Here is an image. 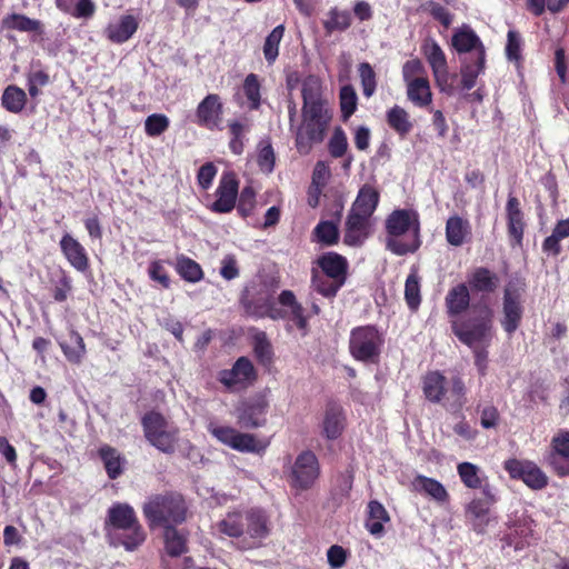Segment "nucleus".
<instances>
[{
	"label": "nucleus",
	"instance_id": "obj_23",
	"mask_svg": "<svg viewBox=\"0 0 569 569\" xmlns=\"http://www.w3.org/2000/svg\"><path fill=\"white\" fill-rule=\"evenodd\" d=\"M346 428V416L343 410L336 405L327 406L322 423L321 433L328 440L338 439Z\"/></svg>",
	"mask_w": 569,
	"mask_h": 569
},
{
	"label": "nucleus",
	"instance_id": "obj_58",
	"mask_svg": "<svg viewBox=\"0 0 569 569\" xmlns=\"http://www.w3.org/2000/svg\"><path fill=\"white\" fill-rule=\"evenodd\" d=\"M254 203H256V192L253 190L252 187L250 186H247L242 189L241 193H240V198H239V202H238V212L242 216V217H248L253 208H254Z\"/></svg>",
	"mask_w": 569,
	"mask_h": 569
},
{
	"label": "nucleus",
	"instance_id": "obj_12",
	"mask_svg": "<svg viewBox=\"0 0 569 569\" xmlns=\"http://www.w3.org/2000/svg\"><path fill=\"white\" fill-rule=\"evenodd\" d=\"M269 402L263 395H256L236 408L238 423L244 428H259L266 425V415Z\"/></svg>",
	"mask_w": 569,
	"mask_h": 569
},
{
	"label": "nucleus",
	"instance_id": "obj_4",
	"mask_svg": "<svg viewBox=\"0 0 569 569\" xmlns=\"http://www.w3.org/2000/svg\"><path fill=\"white\" fill-rule=\"evenodd\" d=\"M387 248L398 256L415 252L420 247V221L417 211L395 210L386 221Z\"/></svg>",
	"mask_w": 569,
	"mask_h": 569
},
{
	"label": "nucleus",
	"instance_id": "obj_19",
	"mask_svg": "<svg viewBox=\"0 0 569 569\" xmlns=\"http://www.w3.org/2000/svg\"><path fill=\"white\" fill-rule=\"evenodd\" d=\"M137 523H139V520L136 512L128 503H114L108 510L107 531H123L126 529L132 531L133 526V537L140 538L137 531Z\"/></svg>",
	"mask_w": 569,
	"mask_h": 569
},
{
	"label": "nucleus",
	"instance_id": "obj_22",
	"mask_svg": "<svg viewBox=\"0 0 569 569\" xmlns=\"http://www.w3.org/2000/svg\"><path fill=\"white\" fill-rule=\"evenodd\" d=\"M370 218L350 211L346 221L343 242L358 247L363 243L370 232Z\"/></svg>",
	"mask_w": 569,
	"mask_h": 569
},
{
	"label": "nucleus",
	"instance_id": "obj_59",
	"mask_svg": "<svg viewBox=\"0 0 569 569\" xmlns=\"http://www.w3.org/2000/svg\"><path fill=\"white\" fill-rule=\"evenodd\" d=\"M521 37L518 32L509 30L507 34L506 56L510 61H518L521 52Z\"/></svg>",
	"mask_w": 569,
	"mask_h": 569
},
{
	"label": "nucleus",
	"instance_id": "obj_37",
	"mask_svg": "<svg viewBox=\"0 0 569 569\" xmlns=\"http://www.w3.org/2000/svg\"><path fill=\"white\" fill-rule=\"evenodd\" d=\"M407 84L408 99L418 107H427L431 103L432 94L428 79H416Z\"/></svg>",
	"mask_w": 569,
	"mask_h": 569
},
{
	"label": "nucleus",
	"instance_id": "obj_17",
	"mask_svg": "<svg viewBox=\"0 0 569 569\" xmlns=\"http://www.w3.org/2000/svg\"><path fill=\"white\" fill-rule=\"evenodd\" d=\"M522 311L520 290L507 286L503 293V318L501 325L508 335H512L518 329Z\"/></svg>",
	"mask_w": 569,
	"mask_h": 569
},
{
	"label": "nucleus",
	"instance_id": "obj_21",
	"mask_svg": "<svg viewBox=\"0 0 569 569\" xmlns=\"http://www.w3.org/2000/svg\"><path fill=\"white\" fill-rule=\"evenodd\" d=\"M60 249L67 261L79 272H84L89 268V258L84 247L70 233L62 236Z\"/></svg>",
	"mask_w": 569,
	"mask_h": 569
},
{
	"label": "nucleus",
	"instance_id": "obj_57",
	"mask_svg": "<svg viewBox=\"0 0 569 569\" xmlns=\"http://www.w3.org/2000/svg\"><path fill=\"white\" fill-rule=\"evenodd\" d=\"M425 67L419 59L408 60L402 67V77L406 83L416 79H426Z\"/></svg>",
	"mask_w": 569,
	"mask_h": 569
},
{
	"label": "nucleus",
	"instance_id": "obj_35",
	"mask_svg": "<svg viewBox=\"0 0 569 569\" xmlns=\"http://www.w3.org/2000/svg\"><path fill=\"white\" fill-rule=\"evenodd\" d=\"M506 209L509 234L519 243L523 234V217L517 198L509 197Z\"/></svg>",
	"mask_w": 569,
	"mask_h": 569
},
{
	"label": "nucleus",
	"instance_id": "obj_20",
	"mask_svg": "<svg viewBox=\"0 0 569 569\" xmlns=\"http://www.w3.org/2000/svg\"><path fill=\"white\" fill-rule=\"evenodd\" d=\"M222 103L220 97L214 93L208 94L199 104L196 111L198 124L208 129L218 128L221 122Z\"/></svg>",
	"mask_w": 569,
	"mask_h": 569
},
{
	"label": "nucleus",
	"instance_id": "obj_26",
	"mask_svg": "<svg viewBox=\"0 0 569 569\" xmlns=\"http://www.w3.org/2000/svg\"><path fill=\"white\" fill-rule=\"evenodd\" d=\"M318 264L321 269V274L337 280L338 283H345L348 269L346 258L335 252H328L318 259Z\"/></svg>",
	"mask_w": 569,
	"mask_h": 569
},
{
	"label": "nucleus",
	"instance_id": "obj_14",
	"mask_svg": "<svg viewBox=\"0 0 569 569\" xmlns=\"http://www.w3.org/2000/svg\"><path fill=\"white\" fill-rule=\"evenodd\" d=\"M505 469L511 478L521 479L529 488L540 490L548 485L547 475L532 461L509 459Z\"/></svg>",
	"mask_w": 569,
	"mask_h": 569
},
{
	"label": "nucleus",
	"instance_id": "obj_31",
	"mask_svg": "<svg viewBox=\"0 0 569 569\" xmlns=\"http://www.w3.org/2000/svg\"><path fill=\"white\" fill-rule=\"evenodd\" d=\"M468 283L475 292H493L499 283L498 277L486 268H477L468 276Z\"/></svg>",
	"mask_w": 569,
	"mask_h": 569
},
{
	"label": "nucleus",
	"instance_id": "obj_30",
	"mask_svg": "<svg viewBox=\"0 0 569 569\" xmlns=\"http://www.w3.org/2000/svg\"><path fill=\"white\" fill-rule=\"evenodd\" d=\"M470 305L469 289L465 283L452 287L446 296V307L449 316H458Z\"/></svg>",
	"mask_w": 569,
	"mask_h": 569
},
{
	"label": "nucleus",
	"instance_id": "obj_48",
	"mask_svg": "<svg viewBox=\"0 0 569 569\" xmlns=\"http://www.w3.org/2000/svg\"><path fill=\"white\" fill-rule=\"evenodd\" d=\"M313 233L317 241L326 246H332L337 243L339 238L338 227L331 221L319 222L315 228Z\"/></svg>",
	"mask_w": 569,
	"mask_h": 569
},
{
	"label": "nucleus",
	"instance_id": "obj_28",
	"mask_svg": "<svg viewBox=\"0 0 569 569\" xmlns=\"http://www.w3.org/2000/svg\"><path fill=\"white\" fill-rule=\"evenodd\" d=\"M471 227L467 219L451 216L446 222V240L450 246L460 247L470 236Z\"/></svg>",
	"mask_w": 569,
	"mask_h": 569
},
{
	"label": "nucleus",
	"instance_id": "obj_6",
	"mask_svg": "<svg viewBox=\"0 0 569 569\" xmlns=\"http://www.w3.org/2000/svg\"><path fill=\"white\" fill-rule=\"evenodd\" d=\"M143 513L150 526L171 527L184 520L186 506L178 495L157 496L143 506Z\"/></svg>",
	"mask_w": 569,
	"mask_h": 569
},
{
	"label": "nucleus",
	"instance_id": "obj_45",
	"mask_svg": "<svg viewBox=\"0 0 569 569\" xmlns=\"http://www.w3.org/2000/svg\"><path fill=\"white\" fill-rule=\"evenodd\" d=\"M176 269L180 277L189 282H198L203 277V272L199 263L184 256L177 258Z\"/></svg>",
	"mask_w": 569,
	"mask_h": 569
},
{
	"label": "nucleus",
	"instance_id": "obj_34",
	"mask_svg": "<svg viewBox=\"0 0 569 569\" xmlns=\"http://www.w3.org/2000/svg\"><path fill=\"white\" fill-rule=\"evenodd\" d=\"M390 520L386 508L378 501H370L368 505V520L366 522L367 530L376 536L381 537L383 533V525Z\"/></svg>",
	"mask_w": 569,
	"mask_h": 569
},
{
	"label": "nucleus",
	"instance_id": "obj_29",
	"mask_svg": "<svg viewBox=\"0 0 569 569\" xmlns=\"http://www.w3.org/2000/svg\"><path fill=\"white\" fill-rule=\"evenodd\" d=\"M411 485L415 491L423 493L438 502H446L449 498L443 485L433 478L419 475L412 480Z\"/></svg>",
	"mask_w": 569,
	"mask_h": 569
},
{
	"label": "nucleus",
	"instance_id": "obj_16",
	"mask_svg": "<svg viewBox=\"0 0 569 569\" xmlns=\"http://www.w3.org/2000/svg\"><path fill=\"white\" fill-rule=\"evenodd\" d=\"M422 52L431 67L437 86L445 91L449 82V71L443 50L436 41L428 40L422 46Z\"/></svg>",
	"mask_w": 569,
	"mask_h": 569
},
{
	"label": "nucleus",
	"instance_id": "obj_52",
	"mask_svg": "<svg viewBox=\"0 0 569 569\" xmlns=\"http://www.w3.org/2000/svg\"><path fill=\"white\" fill-rule=\"evenodd\" d=\"M358 72L361 81L362 93L365 97L370 98L377 88L376 72L368 62L360 63Z\"/></svg>",
	"mask_w": 569,
	"mask_h": 569
},
{
	"label": "nucleus",
	"instance_id": "obj_56",
	"mask_svg": "<svg viewBox=\"0 0 569 569\" xmlns=\"http://www.w3.org/2000/svg\"><path fill=\"white\" fill-rule=\"evenodd\" d=\"M169 119L164 114H151L146 119L144 129L150 137H157L167 130Z\"/></svg>",
	"mask_w": 569,
	"mask_h": 569
},
{
	"label": "nucleus",
	"instance_id": "obj_32",
	"mask_svg": "<svg viewBox=\"0 0 569 569\" xmlns=\"http://www.w3.org/2000/svg\"><path fill=\"white\" fill-rule=\"evenodd\" d=\"M242 303L244 306L246 312L256 318L270 317L276 318V313H273V298L266 290L261 293V297L256 301L253 299H249L248 296L242 298Z\"/></svg>",
	"mask_w": 569,
	"mask_h": 569
},
{
	"label": "nucleus",
	"instance_id": "obj_43",
	"mask_svg": "<svg viewBox=\"0 0 569 569\" xmlns=\"http://www.w3.org/2000/svg\"><path fill=\"white\" fill-rule=\"evenodd\" d=\"M70 342L71 345L60 343L63 355L70 362L80 363L86 355L84 341L77 331H71Z\"/></svg>",
	"mask_w": 569,
	"mask_h": 569
},
{
	"label": "nucleus",
	"instance_id": "obj_49",
	"mask_svg": "<svg viewBox=\"0 0 569 569\" xmlns=\"http://www.w3.org/2000/svg\"><path fill=\"white\" fill-rule=\"evenodd\" d=\"M387 118L389 126L399 133L410 131L411 122L409 121V114L405 109L395 106L388 111Z\"/></svg>",
	"mask_w": 569,
	"mask_h": 569
},
{
	"label": "nucleus",
	"instance_id": "obj_8",
	"mask_svg": "<svg viewBox=\"0 0 569 569\" xmlns=\"http://www.w3.org/2000/svg\"><path fill=\"white\" fill-rule=\"evenodd\" d=\"M422 391L427 400L441 402L446 395L452 405L461 407L465 403L466 387L460 377H453L448 387L447 379L439 371H430L422 378Z\"/></svg>",
	"mask_w": 569,
	"mask_h": 569
},
{
	"label": "nucleus",
	"instance_id": "obj_36",
	"mask_svg": "<svg viewBox=\"0 0 569 569\" xmlns=\"http://www.w3.org/2000/svg\"><path fill=\"white\" fill-rule=\"evenodd\" d=\"M99 455L110 479H116L123 472L126 459L116 449L103 446L100 448Z\"/></svg>",
	"mask_w": 569,
	"mask_h": 569
},
{
	"label": "nucleus",
	"instance_id": "obj_47",
	"mask_svg": "<svg viewBox=\"0 0 569 569\" xmlns=\"http://www.w3.org/2000/svg\"><path fill=\"white\" fill-rule=\"evenodd\" d=\"M351 24V14L347 10L332 8L328 13V19L323 22L327 32L343 31Z\"/></svg>",
	"mask_w": 569,
	"mask_h": 569
},
{
	"label": "nucleus",
	"instance_id": "obj_25",
	"mask_svg": "<svg viewBox=\"0 0 569 569\" xmlns=\"http://www.w3.org/2000/svg\"><path fill=\"white\" fill-rule=\"evenodd\" d=\"M466 517L472 529L478 533L486 532L487 527L496 521L490 515L489 506L481 499H473L466 509Z\"/></svg>",
	"mask_w": 569,
	"mask_h": 569
},
{
	"label": "nucleus",
	"instance_id": "obj_44",
	"mask_svg": "<svg viewBox=\"0 0 569 569\" xmlns=\"http://www.w3.org/2000/svg\"><path fill=\"white\" fill-rule=\"evenodd\" d=\"M284 34L283 24L277 26L266 38L263 56L269 64L273 63L279 54V46Z\"/></svg>",
	"mask_w": 569,
	"mask_h": 569
},
{
	"label": "nucleus",
	"instance_id": "obj_3",
	"mask_svg": "<svg viewBox=\"0 0 569 569\" xmlns=\"http://www.w3.org/2000/svg\"><path fill=\"white\" fill-rule=\"evenodd\" d=\"M452 47L458 53L468 54L461 60L460 73L463 89L470 90L476 86L477 78L485 72L486 48L469 26H463L455 31Z\"/></svg>",
	"mask_w": 569,
	"mask_h": 569
},
{
	"label": "nucleus",
	"instance_id": "obj_10",
	"mask_svg": "<svg viewBox=\"0 0 569 569\" xmlns=\"http://www.w3.org/2000/svg\"><path fill=\"white\" fill-rule=\"evenodd\" d=\"M382 343L383 337L375 326H361L351 331L349 349L356 360L376 362Z\"/></svg>",
	"mask_w": 569,
	"mask_h": 569
},
{
	"label": "nucleus",
	"instance_id": "obj_39",
	"mask_svg": "<svg viewBox=\"0 0 569 569\" xmlns=\"http://www.w3.org/2000/svg\"><path fill=\"white\" fill-rule=\"evenodd\" d=\"M405 299L411 310H417L421 302L420 277L418 269L412 267L405 283Z\"/></svg>",
	"mask_w": 569,
	"mask_h": 569
},
{
	"label": "nucleus",
	"instance_id": "obj_53",
	"mask_svg": "<svg viewBox=\"0 0 569 569\" xmlns=\"http://www.w3.org/2000/svg\"><path fill=\"white\" fill-rule=\"evenodd\" d=\"M254 355L262 365H270L272 361V348L263 332L254 337Z\"/></svg>",
	"mask_w": 569,
	"mask_h": 569
},
{
	"label": "nucleus",
	"instance_id": "obj_13",
	"mask_svg": "<svg viewBox=\"0 0 569 569\" xmlns=\"http://www.w3.org/2000/svg\"><path fill=\"white\" fill-rule=\"evenodd\" d=\"M319 477V463L311 451L301 452L291 467V486L297 489L310 488Z\"/></svg>",
	"mask_w": 569,
	"mask_h": 569
},
{
	"label": "nucleus",
	"instance_id": "obj_18",
	"mask_svg": "<svg viewBox=\"0 0 569 569\" xmlns=\"http://www.w3.org/2000/svg\"><path fill=\"white\" fill-rule=\"evenodd\" d=\"M239 182L236 174L224 172L216 190L217 200L212 203L211 210L219 213L230 212L236 204Z\"/></svg>",
	"mask_w": 569,
	"mask_h": 569
},
{
	"label": "nucleus",
	"instance_id": "obj_27",
	"mask_svg": "<svg viewBox=\"0 0 569 569\" xmlns=\"http://www.w3.org/2000/svg\"><path fill=\"white\" fill-rule=\"evenodd\" d=\"M132 530H134L133 527ZM137 531L140 538H134L132 533L133 531L130 529H126L123 531H107V538L110 545L114 547H123L127 551H134L146 541L147 537L140 522L137 523Z\"/></svg>",
	"mask_w": 569,
	"mask_h": 569
},
{
	"label": "nucleus",
	"instance_id": "obj_7",
	"mask_svg": "<svg viewBox=\"0 0 569 569\" xmlns=\"http://www.w3.org/2000/svg\"><path fill=\"white\" fill-rule=\"evenodd\" d=\"M209 433L220 443L246 453H262L269 446L267 438H259L253 433L241 432L233 427L218 425L210 421L207 426Z\"/></svg>",
	"mask_w": 569,
	"mask_h": 569
},
{
	"label": "nucleus",
	"instance_id": "obj_42",
	"mask_svg": "<svg viewBox=\"0 0 569 569\" xmlns=\"http://www.w3.org/2000/svg\"><path fill=\"white\" fill-rule=\"evenodd\" d=\"M462 483L471 489L482 487L483 473L480 468L471 462H461L457 467Z\"/></svg>",
	"mask_w": 569,
	"mask_h": 569
},
{
	"label": "nucleus",
	"instance_id": "obj_38",
	"mask_svg": "<svg viewBox=\"0 0 569 569\" xmlns=\"http://www.w3.org/2000/svg\"><path fill=\"white\" fill-rule=\"evenodd\" d=\"M164 549L171 557H178L187 551V537L176 528L164 527Z\"/></svg>",
	"mask_w": 569,
	"mask_h": 569
},
{
	"label": "nucleus",
	"instance_id": "obj_11",
	"mask_svg": "<svg viewBox=\"0 0 569 569\" xmlns=\"http://www.w3.org/2000/svg\"><path fill=\"white\" fill-rule=\"evenodd\" d=\"M217 379L228 391L237 392L251 386L257 379V373L252 362L246 357H240L232 368L219 371Z\"/></svg>",
	"mask_w": 569,
	"mask_h": 569
},
{
	"label": "nucleus",
	"instance_id": "obj_61",
	"mask_svg": "<svg viewBox=\"0 0 569 569\" xmlns=\"http://www.w3.org/2000/svg\"><path fill=\"white\" fill-rule=\"evenodd\" d=\"M258 164L261 171L270 173L274 166V151L271 144H266L258 154Z\"/></svg>",
	"mask_w": 569,
	"mask_h": 569
},
{
	"label": "nucleus",
	"instance_id": "obj_64",
	"mask_svg": "<svg viewBox=\"0 0 569 569\" xmlns=\"http://www.w3.org/2000/svg\"><path fill=\"white\" fill-rule=\"evenodd\" d=\"M329 178L330 171L328 167L322 161H318L313 168L310 184L325 188Z\"/></svg>",
	"mask_w": 569,
	"mask_h": 569
},
{
	"label": "nucleus",
	"instance_id": "obj_50",
	"mask_svg": "<svg viewBox=\"0 0 569 569\" xmlns=\"http://www.w3.org/2000/svg\"><path fill=\"white\" fill-rule=\"evenodd\" d=\"M339 99L342 117L347 120L357 109L358 97L355 88L350 84L342 86Z\"/></svg>",
	"mask_w": 569,
	"mask_h": 569
},
{
	"label": "nucleus",
	"instance_id": "obj_51",
	"mask_svg": "<svg viewBox=\"0 0 569 569\" xmlns=\"http://www.w3.org/2000/svg\"><path fill=\"white\" fill-rule=\"evenodd\" d=\"M342 286L343 284L338 283L337 280H333L318 272H316L312 277V287L317 292L325 297H335Z\"/></svg>",
	"mask_w": 569,
	"mask_h": 569
},
{
	"label": "nucleus",
	"instance_id": "obj_54",
	"mask_svg": "<svg viewBox=\"0 0 569 569\" xmlns=\"http://www.w3.org/2000/svg\"><path fill=\"white\" fill-rule=\"evenodd\" d=\"M7 26L19 31H37L40 29L38 20L30 19L23 14H12L6 20Z\"/></svg>",
	"mask_w": 569,
	"mask_h": 569
},
{
	"label": "nucleus",
	"instance_id": "obj_63",
	"mask_svg": "<svg viewBox=\"0 0 569 569\" xmlns=\"http://www.w3.org/2000/svg\"><path fill=\"white\" fill-rule=\"evenodd\" d=\"M220 274L226 280H232L239 276V268L233 256H226L221 260Z\"/></svg>",
	"mask_w": 569,
	"mask_h": 569
},
{
	"label": "nucleus",
	"instance_id": "obj_46",
	"mask_svg": "<svg viewBox=\"0 0 569 569\" xmlns=\"http://www.w3.org/2000/svg\"><path fill=\"white\" fill-rule=\"evenodd\" d=\"M568 3L569 0H527L526 8L533 16L540 17L546 10L551 13H558L562 11Z\"/></svg>",
	"mask_w": 569,
	"mask_h": 569
},
{
	"label": "nucleus",
	"instance_id": "obj_2",
	"mask_svg": "<svg viewBox=\"0 0 569 569\" xmlns=\"http://www.w3.org/2000/svg\"><path fill=\"white\" fill-rule=\"evenodd\" d=\"M302 122L298 130L297 142H321L330 116L323 107L321 81L316 76L307 77L302 82Z\"/></svg>",
	"mask_w": 569,
	"mask_h": 569
},
{
	"label": "nucleus",
	"instance_id": "obj_62",
	"mask_svg": "<svg viewBox=\"0 0 569 569\" xmlns=\"http://www.w3.org/2000/svg\"><path fill=\"white\" fill-rule=\"evenodd\" d=\"M149 276L153 281L159 282L163 288H168L170 279L161 261H152L149 266Z\"/></svg>",
	"mask_w": 569,
	"mask_h": 569
},
{
	"label": "nucleus",
	"instance_id": "obj_41",
	"mask_svg": "<svg viewBox=\"0 0 569 569\" xmlns=\"http://www.w3.org/2000/svg\"><path fill=\"white\" fill-rule=\"evenodd\" d=\"M242 91L247 99L248 108L257 110L261 104V83L254 73H250L244 78Z\"/></svg>",
	"mask_w": 569,
	"mask_h": 569
},
{
	"label": "nucleus",
	"instance_id": "obj_60",
	"mask_svg": "<svg viewBox=\"0 0 569 569\" xmlns=\"http://www.w3.org/2000/svg\"><path fill=\"white\" fill-rule=\"evenodd\" d=\"M347 559L348 551L339 545H333L327 550V560L331 569L342 568Z\"/></svg>",
	"mask_w": 569,
	"mask_h": 569
},
{
	"label": "nucleus",
	"instance_id": "obj_24",
	"mask_svg": "<svg viewBox=\"0 0 569 569\" xmlns=\"http://www.w3.org/2000/svg\"><path fill=\"white\" fill-rule=\"evenodd\" d=\"M139 22L131 14L121 16L117 21L110 22L106 28L107 38L114 43L128 41L137 31Z\"/></svg>",
	"mask_w": 569,
	"mask_h": 569
},
{
	"label": "nucleus",
	"instance_id": "obj_55",
	"mask_svg": "<svg viewBox=\"0 0 569 569\" xmlns=\"http://www.w3.org/2000/svg\"><path fill=\"white\" fill-rule=\"evenodd\" d=\"M421 9L448 28L452 22V14L440 3L435 1L426 2Z\"/></svg>",
	"mask_w": 569,
	"mask_h": 569
},
{
	"label": "nucleus",
	"instance_id": "obj_40",
	"mask_svg": "<svg viewBox=\"0 0 569 569\" xmlns=\"http://www.w3.org/2000/svg\"><path fill=\"white\" fill-rule=\"evenodd\" d=\"M2 106L12 113H19L23 110L27 103V94L26 92L17 87L9 86L4 89L2 93Z\"/></svg>",
	"mask_w": 569,
	"mask_h": 569
},
{
	"label": "nucleus",
	"instance_id": "obj_1",
	"mask_svg": "<svg viewBox=\"0 0 569 569\" xmlns=\"http://www.w3.org/2000/svg\"><path fill=\"white\" fill-rule=\"evenodd\" d=\"M212 533L231 538L240 550H252L261 547L269 536L270 521L260 508H233L213 523Z\"/></svg>",
	"mask_w": 569,
	"mask_h": 569
},
{
	"label": "nucleus",
	"instance_id": "obj_33",
	"mask_svg": "<svg viewBox=\"0 0 569 569\" xmlns=\"http://www.w3.org/2000/svg\"><path fill=\"white\" fill-rule=\"evenodd\" d=\"M379 201V193L370 186L360 189L351 211L371 218Z\"/></svg>",
	"mask_w": 569,
	"mask_h": 569
},
{
	"label": "nucleus",
	"instance_id": "obj_5",
	"mask_svg": "<svg viewBox=\"0 0 569 569\" xmlns=\"http://www.w3.org/2000/svg\"><path fill=\"white\" fill-rule=\"evenodd\" d=\"M452 330L458 339L469 346L475 353V363L481 375L486 373L488 352L487 348L492 340V312L487 310L486 317L473 322H451Z\"/></svg>",
	"mask_w": 569,
	"mask_h": 569
},
{
	"label": "nucleus",
	"instance_id": "obj_9",
	"mask_svg": "<svg viewBox=\"0 0 569 569\" xmlns=\"http://www.w3.org/2000/svg\"><path fill=\"white\" fill-rule=\"evenodd\" d=\"M147 440L162 452H173L178 441V428L159 412L151 411L142 418Z\"/></svg>",
	"mask_w": 569,
	"mask_h": 569
},
{
	"label": "nucleus",
	"instance_id": "obj_15",
	"mask_svg": "<svg viewBox=\"0 0 569 569\" xmlns=\"http://www.w3.org/2000/svg\"><path fill=\"white\" fill-rule=\"evenodd\" d=\"M546 462L557 476H569V429H560L552 437Z\"/></svg>",
	"mask_w": 569,
	"mask_h": 569
}]
</instances>
